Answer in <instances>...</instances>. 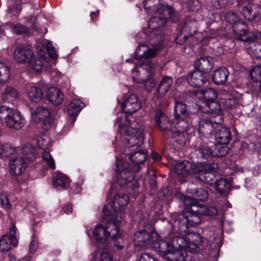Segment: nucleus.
<instances>
[{
  "label": "nucleus",
  "instance_id": "obj_36",
  "mask_svg": "<svg viewBox=\"0 0 261 261\" xmlns=\"http://www.w3.org/2000/svg\"><path fill=\"white\" fill-rule=\"evenodd\" d=\"M212 156L221 157L226 155L228 153L227 145L218 143L211 146Z\"/></svg>",
  "mask_w": 261,
  "mask_h": 261
},
{
  "label": "nucleus",
  "instance_id": "obj_42",
  "mask_svg": "<svg viewBox=\"0 0 261 261\" xmlns=\"http://www.w3.org/2000/svg\"><path fill=\"white\" fill-rule=\"evenodd\" d=\"M165 258L170 261H179L184 258L180 249H171Z\"/></svg>",
  "mask_w": 261,
  "mask_h": 261
},
{
  "label": "nucleus",
  "instance_id": "obj_21",
  "mask_svg": "<svg viewBox=\"0 0 261 261\" xmlns=\"http://www.w3.org/2000/svg\"><path fill=\"white\" fill-rule=\"evenodd\" d=\"M261 8L257 5L248 3L242 7L241 12L245 18L249 21L255 20L259 17Z\"/></svg>",
  "mask_w": 261,
  "mask_h": 261
},
{
  "label": "nucleus",
  "instance_id": "obj_38",
  "mask_svg": "<svg viewBox=\"0 0 261 261\" xmlns=\"http://www.w3.org/2000/svg\"><path fill=\"white\" fill-rule=\"evenodd\" d=\"M147 155L146 152L143 151H134L129 154V159L136 164H142L147 159Z\"/></svg>",
  "mask_w": 261,
  "mask_h": 261
},
{
  "label": "nucleus",
  "instance_id": "obj_40",
  "mask_svg": "<svg viewBox=\"0 0 261 261\" xmlns=\"http://www.w3.org/2000/svg\"><path fill=\"white\" fill-rule=\"evenodd\" d=\"M195 154L198 159H207L212 156V151L211 147H202L195 150Z\"/></svg>",
  "mask_w": 261,
  "mask_h": 261
},
{
  "label": "nucleus",
  "instance_id": "obj_10",
  "mask_svg": "<svg viewBox=\"0 0 261 261\" xmlns=\"http://www.w3.org/2000/svg\"><path fill=\"white\" fill-rule=\"evenodd\" d=\"M217 167V165H203L198 163L195 176L202 182L212 184L214 182V170Z\"/></svg>",
  "mask_w": 261,
  "mask_h": 261
},
{
  "label": "nucleus",
  "instance_id": "obj_1",
  "mask_svg": "<svg viewBox=\"0 0 261 261\" xmlns=\"http://www.w3.org/2000/svg\"><path fill=\"white\" fill-rule=\"evenodd\" d=\"M115 124L118 127V132L125 136L128 147L138 148L142 145L144 142L143 126L136 128V123L130 122L128 116L123 113L119 114Z\"/></svg>",
  "mask_w": 261,
  "mask_h": 261
},
{
  "label": "nucleus",
  "instance_id": "obj_28",
  "mask_svg": "<svg viewBox=\"0 0 261 261\" xmlns=\"http://www.w3.org/2000/svg\"><path fill=\"white\" fill-rule=\"evenodd\" d=\"M229 75V72L227 68L221 67L214 71L212 74V79L213 82L216 85H222L224 84Z\"/></svg>",
  "mask_w": 261,
  "mask_h": 261
},
{
  "label": "nucleus",
  "instance_id": "obj_24",
  "mask_svg": "<svg viewBox=\"0 0 261 261\" xmlns=\"http://www.w3.org/2000/svg\"><path fill=\"white\" fill-rule=\"evenodd\" d=\"M45 96L48 101L55 105L61 104L63 99L62 92L59 89L55 87L48 88Z\"/></svg>",
  "mask_w": 261,
  "mask_h": 261
},
{
  "label": "nucleus",
  "instance_id": "obj_57",
  "mask_svg": "<svg viewBox=\"0 0 261 261\" xmlns=\"http://www.w3.org/2000/svg\"><path fill=\"white\" fill-rule=\"evenodd\" d=\"M12 31L17 34H21L28 32V29L24 25L16 24L12 28Z\"/></svg>",
  "mask_w": 261,
  "mask_h": 261
},
{
  "label": "nucleus",
  "instance_id": "obj_9",
  "mask_svg": "<svg viewBox=\"0 0 261 261\" xmlns=\"http://www.w3.org/2000/svg\"><path fill=\"white\" fill-rule=\"evenodd\" d=\"M32 119L36 122H42V128L47 130L53 121V117L50 110L45 107H38L32 112Z\"/></svg>",
  "mask_w": 261,
  "mask_h": 261
},
{
  "label": "nucleus",
  "instance_id": "obj_63",
  "mask_svg": "<svg viewBox=\"0 0 261 261\" xmlns=\"http://www.w3.org/2000/svg\"><path fill=\"white\" fill-rule=\"evenodd\" d=\"M100 11L99 10H97L95 12H92L90 13V17L92 21H94L97 20L98 17L99 16Z\"/></svg>",
  "mask_w": 261,
  "mask_h": 261
},
{
  "label": "nucleus",
  "instance_id": "obj_6",
  "mask_svg": "<svg viewBox=\"0 0 261 261\" xmlns=\"http://www.w3.org/2000/svg\"><path fill=\"white\" fill-rule=\"evenodd\" d=\"M26 123V120L22 114L16 109L9 107L7 115L4 117V124L12 130H19Z\"/></svg>",
  "mask_w": 261,
  "mask_h": 261
},
{
  "label": "nucleus",
  "instance_id": "obj_54",
  "mask_svg": "<svg viewBox=\"0 0 261 261\" xmlns=\"http://www.w3.org/2000/svg\"><path fill=\"white\" fill-rule=\"evenodd\" d=\"M226 21L232 25L240 20L236 14L233 12H228L225 15Z\"/></svg>",
  "mask_w": 261,
  "mask_h": 261
},
{
  "label": "nucleus",
  "instance_id": "obj_62",
  "mask_svg": "<svg viewBox=\"0 0 261 261\" xmlns=\"http://www.w3.org/2000/svg\"><path fill=\"white\" fill-rule=\"evenodd\" d=\"M38 248V243L37 241L35 240L32 241L30 245V250L32 252H34L36 251Z\"/></svg>",
  "mask_w": 261,
  "mask_h": 261
},
{
  "label": "nucleus",
  "instance_id": "obj_7",
  "mask_svg": "<svg viewBox=\"0 0 261 261\" xmlns=\"http://www.w3.org/2000/svg\"><path fill=\"white\" fill-rule=\"evenodd\" d=\"M155 65L151 62H146V63H142L140 65L136 66V69L133 70V76L134 80H136L138 83H143L144 84V87L147 91H151V89L154 88L156 85V82L154 79L152 78L148 79L145 80L143 77L140 78H135V73L137 72L141 73L144 70H146L147 72L149 73V74L153 72V70L155 68Z\"/></svg>",
  "mask_w": 261,
  "mask_h": 261
},
{
  "label": "nucleus",
  "instance_id": "obj_27",
  "mask_svg": "<svg viewBox=\"0 0 261 261\" xmlns=\"http://www.w3.org/2000/svg\"><path fill=\"white\" fill-rule=\"evenodd\" d=\"M27 96L28 100L33 103L40 102L43 97V90L37 86H32L27 91Z\"/></svg>",
  "mask_w": 261,
  "mask_h": 261
},
{
  "label": "nucleus",
  "instance_id": "obj_59",
  "mask_svg": "<svg viewBox=\"0 0 261 261\" xmlns=\"http://www.w3.org/2000/svg\"><path fill=\"white\" fill-rule=\"evenodd\" d=\"M227 3V0H212L213 5L217 9H221L224 7Z\"/></svg>",
  "mask_w": 261,
  "mask_h": 261
},
{
  "label": "nucleus",
  "instance_id": "obj_47",
  "mask_svg": "<svg viewBox=\"0 0 261 261\" xmlns=\"http://www.w3.org/2000/svg\"><path fill=\"white\" fill-rule=\"evenodd\" d=\"M193 195L194 198L200 201H204L208 197L207 191L202 188H197L195 189L193 193Z\"/></svg>",
  "mask_w": 261,
  "mask_h": 261
},
{
  "label": "nucleus",
  "instance_id": "obj_16",
  "mask_svg": "<svg viewBox=\"0 0 261 261\" xmlns=\"http://www.w3.org/2000/svg\"><path fill=\"white\" fill-rule=\"evenodd\" d=\"M34 56L33 51L24 45L17 46L13 52L15 60L20 63H29L33 59Z\"/></svg>",
  "mask_w": 261,
  "mask_h": 261
},
{
  "label": "nucleus",
  "instance_id": "obj_35",
  "mask_svg": "<svg viewBox=\"0 0 261 261\" xmlns=\"http://www.w3.org/2000/svg\"><path fill=\"white\" fill-rule=\"evenodd\" d=\"M85 106V104L80 99H74L69 105L67 113L70 116L76 117Z\"/></svg>",
  "mask_w": 261,
  "mask_h": 261
},
{
  "label": "nucleus",
  "instance_id": "obj_64",
  "mask_svg": "<svg viewBox=\"0 0 261 261\" xmlns=\"http://www.w3.org/2000/svg\"><path fill=\"white\" fill-rule=\"evenodd\" d=\"M63 210L66 214H69L72 212V206L71 204L68 203L63 208Z\"/></svg>",
  "mask_w": 261,
  "mask_h": 261
},
{
  "label": "nucleus",
  "instance_id": "obj_31",
  "mask_svg": "<svg viewBox=\"0 0 261 261\" xmlns=\"http://www.w3.org/2000/svg\"><path fill=\"white\" fill-rule=\"evenodd\" d=\"M188 115V106L182 102H176L174 108V116L175 119H186Z\"/></svg>",
  "mask_w": 261,
  "mask_h": 261
},
{
  "label": "nucleus",
  "instance_id": "obj_2",
  "mask_svg": "<svg viewBox=\"0 0 261 261\" xmlns=\"http://www.w3.org/2000/svg\"><path fill=\"white\" fill-rule=\"evenodd\" d=\"M192 211L194 213H191L189 215L184 217L179 222V230L180 232H186L188 227H194L201 222V215L214 216L217 214V210L214 207H207L205 205H192Z\"/></svg>",
  "mask_w": 261,
  "mask_h": 261
},
{
  "label": "nucleus",
  "instance_id": "obj_30",
  "mask_svg": "<svg viewBox=\"0 0 261 261\" xmlns=\"http://www.w3.org/2000/svg\"><path fill=\"white\" fill-rule=\"evenodd\" d=\"M172 83L173 79L171 77L169 76H164L158 87V98L164 96L168 91Z\"/></svg>",
  "mask_w": 261,
  "mask_h": 261
},
{
  "label": "nucleus",
  "instance_id": "obj_13",
  "mask_svg": "<svg viewBox=\"0 0 261 261\" xmlns=\"http://www.w3.org/2000/svg\"><path fill=\"white\" fill-rule=\"evenodd\" d=\"M232 29L235 39L244 42L252 41L251 33L248 31V26L244 21L239 20L233 24Z\"/></svg>",
  "mask_w": 261,
  "mask_h": 261
},
{
  "label": "nucleus",
  "instance_id": "obj_11",
  "mask_svg": "<svg viewBox=\"0 0 261 261\" xmlns=\"http://www.w3.org/2000/svg\"><path fill=\"white\" fill-rule=\"evenodd\" d=\"M158 239L159 236L154 231L148 233L146 230H141L136 232L134 236L135 244L141 247L153 245Z\"/></svg>",
  "mask_w": 261,
  "mask_h": 261
},
{
  "label": "nucleus",
  "instance_id": "obj_5",
  "mask_svg": "<svg viewBox=\"0 0 261 261\" xmlns=\"http://www.w3.org/2000/svg\"><path fill=\"white\" fill-rule=\"evenodd\" d=\"M106 207L103 208V219L108 221L107 231L108 237H111L114 240H118L121 237V233L119 232L118 225H122L125 224L124 218L122 216L115 217L114 215L111 216L108 215V212L106 211Z\"/></svg>",
  "mask_w": 261,
  "mask_h": 261
},
{
  "label": "nucleus",
  "instance_id": "obj_23",
  "mask_svg": "<svg viewBox=\"0 0 261 261\" xmlns=\"http://www.w3.org/2000/svg\"><path fill=\"white\" fill-rule=\"evenodd\" d=\"M194 67L204 73H208L214 68L213 58L210 56L201 57L195 61Z\"/></svg>",
  "mask_w": 261,
  "mask_h": 261
},
{
  "label": "nucleus",
  "instance_id": "obj_26",
  "mask_svg": "<svg viewBox=\"0 0 261 261\" xmlns=\"http://www.w3.org/2000/svg\"><path fill=\"white\" fill-rule=\"evenodd\" d=\"M20 94L17 89L8 86L3 91L1 98L4 102H11L20 98Z\"/></svg>",
  "mask_w": 261,
  "mask_h": 261
},
{
  "label": "nucleus",
  "instance_id": "obj_48",
  "mask_svg": "<svg viewBox=\"0 0 261 261\" xmlns=\"http://www.w3.org/2000/svg\"><path fill=\"white\" fill-rule=\"evenodd\" d=\"M182 238L175 237L169 242L170 243L171 249H180L182 247H185Z\"/></svg>",
  "mask_w": 261,
  "mask_h": 261
},
{
  "label": "nucleus",
  "instance_id": "obj_8",
  "mask_svg": "<svg viewBox=\"0 0 261 261\" xmlns=\"http://www.w3.org/2000/svg\"><path fill=\"white\" fill-rule=\"evenodd\" d=\"M155 7L156 8L154 9L153 11H154L156 15L152 18L151 21L156 22L158 27L164 25L168 19H172L174 11L170 6L163 4H159Z\"/></svg>",
  "mask_w": 261,
  "mask_h": 261
},
{
  "label": "nucleus",
  "instance_id": "obj_50",
  "mask_svg": "<svg viewBox=\"0 0 261 261\" xmlns=\"http://www.w3.org/2000/svg\"><path fill=\"white\" fill-rule=\"evenodd\" d=\"M46 61L43 58H40L36 60H33L30 62L32 68L36 71L41 70Z\"/></svg>",
  "mask_w": 261,
  "mask_h": 261
},
{
  "label": "nucleus",
  "instance_id": "obj_4",
  "mask_svg": "<svg viewBox=\"0 0 261 261\" xmlns=\"http://www.w3.org/2000/svg\"><path fill=\"white\" fill-rule=\"evenodd\" d=\"M219 121L215 119H210L207 115H203L198 122L197 130L201 137L209 138L213 136L214 129H216L217 125H220L223 121L222 115H218Z\"/></svg>",
  "mask_w": 261,
  "mask_h": 261
},
{
  "label": "nucleus",
  "instance_id": "obj_52",
  "mask_svg": "<svg viewBox=\"0 0 261 261\" xmlns=\"http://www.w3.org/2000/svg\"><path fill=\"white\" fill-rule=\"evenodd\" d=\"M216 185V189L220 193H223L225 191V188L227 185V181L225 179L220 178L214 181Z\"/></svg>",
  "mask_w": 261,
  "mask_h": 261
},
{
  "label": "nucleus",
  "instance_id": "obj_51",
  "mask_svg": "<svg viewBox=\"0 0 261 261\" xmlns=\"http://www.w3.org/2000/svg\"><path fill=\"white\" fill-rule=\"evenodd\" d=\"M251 42V44H253L254 46H251L250 47L251 48V50L254 56V57L256 59H261V44L259 43H254Z\"/></svg>",
  "mask_w": 261,
  "mask_h": 261
},
{
  "label": "nucleus",
  "instance_id": "obj_14",
  "mask_svg": "<svg viewBox=\"0 0 261 261\" xmlns=\"http://www.w3.org/2000/svg\"><path fill=\"white\" fill-rule=\"evenodd\" d=\"M121 164V161H117L116 169L119 171L117 174V182L119 186H124L133 180L134 174L133 171L126 167L127 163Z\"/></svg>",
  "mask_w": 261,
  "mask_h": 261
},
{
  "label": "nucleus",
  "instance_id": "obj_60",
  "mask_svg": "<svg viewBox=\"0 0 261 261\" xmlns=\"http://www.w3.org/2000/svg\"><path fill=\"white\" fill-rule=\"evenodd\" d=\"M99 261H113V259L110 253L103 251L100 254Z\"/></svg>",
  "mask_w": 261,
  "mask_h": 261
},
{
  "label": "nucleus",
  "instance_id": "obj_44",
  "mask_svg": "<svg viewBox=\"0 0 261 261\" xmlns=\"http://www.w3.org/2000/svg\"><path fill=\"white\" fill-rule=\"evenodd\" d=\"M10 77V70L6 64L0 62V83H5Z\"/></svg>",
  "mask_w": 261,
  "mask_h": 261
},
{
  "label": "nucleus",
  "instance_id": "obj_56",
  "mask_svg": "<svg viewBox=\"0 0 261 261\" xmlns=\"http://www.w3.org/2000/svg\"><path fill=\"white\" fill-rule=\"evenodd\" d=\"M16 228L15 226H13L10 229V235L8 236L9 238L12 243L13 244V246L16 247L17 246L18 243L17 237L16 235Z\"/></svg>",
  "mask_w": 261,
  "mask_h": 261
},
{
  "label": "nucleus",
  "instance_id": "obj_49",
  "mask_svg": "<svg viewBox=\"0 0 261 261\" xmlns=\"http://www.w3.org/2000/svg\"><path fill=\"white\" fill-rule=\"evenodd\" d=\"M250 75L255 82L261 80V66H257L250 71Z\"/></svg>",
  "mask_w": 261,
  "mask_h": 261
},
{
  "label": "nucleus",
  "instance_id": "obj_12",
  "mask_svg": "<svg viewBox=\"0 0 261 261\" xmlns=\"http://www.w3.org/2000/svg\"><path fill=\"white\" fill-rule=\"evenodd\" d=\"M128 202V197L127 195L123 194H117L115 195L113 200V205H111L112 214H110L108 212L109 215H114L115 217L122 216L124 218V216L122 214V212L127 206ZM106 207V211L108 208Z\"/></svg>",
  "mask_w": 261,
  "mask_h": 261
},
{
  "label": "nucleus",
  "instance_id": "obj_41",
  "mask_svg": "<svg viewBox=\"0 0 261 261\" xmlns=\"http://www.w3.org/2000/svg\"><path fill=\"white\" fill-rule=\"evenodd\" d=\"M155 244L158 245V246L155 247L158 248V251L163 253L165 255V257L171 250L170 243L167 241L161 240L159 241L158 240L154 245Z\"/></svg>",
  "mask_w": 261,
  "mask_h": 261
},
{
  "label": "nucleus",
  "instance_id": "obj_53",
  "mask_svg": "<svg viewBox=\"0 0 261 261\" xmlns=\"http://www.w3.org/2000/svg\"><path fill=\"white\" fill-rule=\"evenodd\" d=\"M12 151L10 145L8 144H0V157L4 158L8 156Z\"/></svg>",
  "mask_w": 261,
  "mask_h": 261
},
{
  "label": "nucleus",
  "instance_id": "obj_15",
  "mask_svg": "<svg viewBox=\"0 0 261 261\" xmlns=\"http://www.w3.org/2000/svg\"><path fill=\"white\" fill-rule=\"evenodd\" d=\"M141 107V102L138 96L134 94L124 96L122 109L125 113L132 114Z\"/></svg>",
  "mask_w": 261,
  "mask_h": 261
},
{
  "label": "nucleus",
  "instance_id": "obj_58",
  "mask_svg": "<svg viewBox=\"0 0 261 261\" xmlns=\"http://www.w3.org/2000/svg\"><path fill=\"white\" fill-rule=\"evenodd\" d=\"M9 107L6 106H2L0 107V123L4 124V117L7 115Z\"/></svg>",
  "mask_w": 261,
  "mask_h": 261
},
{
  "label": "nucleus",
  "instance_id": "obj_22",
  "mask_svg": "<svg viewBox=\"0 0 261 261\" xmlns=\"http://www.w3.org/2000/svg\"><path fill=\"white\" fill-rule=\"evenodd\" d=\"M187 80L191 86L200 87L204 85L207 79L205 73L195 69L188 75Z\"/></svg>",
  "mask_w": 261,
  "mask_h": 261
},
{
  "label": "nucleus",
  "instance_id": "obj_29",
  "mask_svg": "<svg viewBox=\"0 0 261 261\" xmlns=\"http://www.w3.org/2000/svg\"><path fill=\"white\" fill-rule=\"evenodd\" d=\"M108 223L106 224V227L101 224H98L95 227L93 230V239L98 243H104L108 238L107 231Z\"/></svg>",
  "mask_w": 261,
  "mask_h": 261
},
{
  "label": "nucleus",
  "instance_id": "obj_20",
  "mask_svg": "<svg viewBox=\"0 0 261 261\" xmlns=\"http://www.w3.org/2000/svg\"><path fill=\"white\" fill-rule=\"evenodd\" d=\"M222 124L217 125L215 138L217 143L227 145L231 140V133L228 127L224 126Z\"/></svg>",
  "mask_w": 261,
  "mask_h": 261
},
{
  "label": "nucleus",
  "instance_id": "obj_43",
  "mask_svg": "<svg viewBox=\"0 0 261 261\" xmlns=\"http://www.w3.org/2000/svg\"><path fill=\"white\" fill-rule=\"evenodd\" d=\"M12 246H13V244L8 235L3 236L0 240V251L4 252H7L11 249Z\"/></svg>",
  "mask_w": 261,
  "mask_h": 261
},
{
  "label": "nucleus",
  "instance_id": "obj_18",
  "mask_svg": "<svg viewBox=\"0 0 261 261\" xmlns=\"http://www.w3.org/2000/svg\"><path fill=\"white\" fill-rule=\"evenodd\" d=\"M197 163L194 164L189 161H185L176 164L174 168V172L179 175H195Z\"/></svg>",
  "mask_w": 261,
  "mask_h": 261
},
{
  "label": "nucleus",
  "instance_id": "obj_55",
  "mask_svg": "<svg viewBox=\"0 0 261 261\" xmlns=\"http://www.w3.org/2000/svg\"><path fill=\"white\" fill-rule=\"evenodd\" d=\"M0 203L2 207L6 210H9L11 208V205L5 194H2L0 195Z\"/></svg>",
  "mask_w": 261,
  "mask_h": 261
},
{
  "label": "nucleus",
  "instance_id": "obj_37",
  "mask_svg": "<svg viewBox=\"0 0 261 261\" xmlns=\"http://www.w3.org/2000/svg\"><path fill=\"white\" fill-rule=\"evenodd\" d=\"M31 0H16L12 1L10 4L8 8V12L10 14V16L17 17L21 9V3L30 2Z\"/></svg>",
  "mask_w": 261,
  "mask_h": 261
},
{
  "label": "nucleus",
  "instance_id": "obj_17",
  "mask_svg": "<svg viewBox=\"0 0 261 261\" xmlns=\"http://www.w3.org/2000/svg\"><path fill=\"white\" fill-rule=\"evenodd\" d=\"M155 120L159 127L166 132L167 138H172L174 136L172 135L173 124L170 122L168 117L160 110L156 111Z\"/></svg>",
  "mask_w": 261,
  "mask_h": 261
},
{
  "label": "nucleus",
  "instance_id": "obj_61",
  "mask_svg": "<svg viewBox=\"0 0 261 261\" xmlns=\"http://www.w3.org/2000/svg\"><path fill=\"white\" fill-rule=\"evenodd\" d=\"M139 261H156V260L151 257L148 254L144 253L141 256Z\"/></svg>",
  "mask_w": 261,
  "mask_h": 261
},
{
  "label": "nucleus",
  "instance_id": "obj_46",
  "mask_svg": "<svg viewBox=\"0 0 261 261\" xmlns=\"http://www.w3.org/2000/svg\"><path fill=\"white\" fill-rule=\"evenodd\" d=\"M38 144L39 147L43 149V151L49 150L48 147L51 145L48 137L45 135L38 138Z\"/></svg>",
  "mask_w": 261,
  "mask_h": 261
},
{
  "label": "nucleus",
  "instance_id": "obj_19",
  "mask_svg": "<svg viewBox=\"0 0 261 261\" xmlns=\"http://www.w3.org/2000/svg\"><path fill=\"white\" fill-rule=\"evenodd\" d=\"M159 50L158 47L149 48L145 44H141L138 46L135 53V58L136 60L142 58L149 59L153 58Z\"/></svg>",
  "mask_w": 261,
  "mask_h": 261
},
{
  "label": "nucleus",
  "instance_id": "obj_25",
  "mask_svg": "<svg viewBox=\"0 0 261 261\" xmlns=\"http://www.w3.org/2000/svg\"><path fill=\"white\" fill-rule=\"evenodd\" d=\"M176 120L175 124H173L172 125V135L174 136H172V138L183 136L184 133L188 130L189 127V123L185 119H176Z\"/></svg>",
  "mask_w": 261,
  "mask_h": 261
},
{
  "label": "nucleus",
  "instance_id": "obj_3",
  "mask_svg": "<svg viewBox=\"0 0 261 261\" xmlns=\"http://www.w3.org/2000/svg\"><path fill=\"white\" fill-rule=\"evenodd\" d=\"M36 158L35 149L31 145H25L21 151V154L14 156L9 161L10 173L14 175H21L26 169L28 162L33 161Z\"/></svg>",
  "mask_w": 261,
  "mask_h": 261
},
{
  "label": "nucleus",
  "instance_id": "obj_45",
  "mask_svg": "<svg viewBox=\"0 0 261 261\" xmlns=\"http://www.w3.org/2000/svg\"><path fill=\"white\" fill-rule=\"evenodd\" d=\"M43 162L51 169L56 168L55 162L52 156L49 153V150L44 151L42 152Z\"/></svg>",
  "mask_w": 261,
  "mask_h": 261
},
{
  "label": "nucleus",
  "instance_id": "obj_34",
  "mask_svg": "<svg viewBox=\"0 0 261 261\" xmlns=\"http://www.w3.org/2000/svg\"><path fill=\"white\" fill-rule=\"evenodd\" d=\"M186 238L189 240L188 245L192 249L191 251L195 252L196 251L198 245L202 242V238L197 233L190 232L186 236Z\"/></svg>",
  "mask_w": 261,
  "mask_h": 261
},
{
  "label": "nucleus",
  "instance_id": "obj_39",
  "mask_svg": "<svg viewBox=\"0 0 261 261\" xmlns=\"http://www.w3.org/2000/svg\"><path fill=\"white\" fill-rule=\"evenodd\" d=\"M202 94L204 100L203 103L209 102L210 101L215 100L218 96L217 91L211 88L202 90Z\"/></svg>",
  "mask_w": 261,
  "mask_h": 261
},
{
  "label": "nucleus",
  "instance_id": "obj_33",
  "mask_svg": "<svg viewBox=\"0 0 261 261\" xmlns=\"http://www.w3.org/2000/svg\"><path fill=\"white\" fill-rule=\"evenodd\" d=\"M70 184L68 177L62 173H57L54 176V185L57 188L65 189Z\"/></svg>",
  "mask_w": 261,
  "mask_h": 261
},
{
  "label": "nucleus",
  "instance_id": "obj_32",
  "mask_svg": "<svg viewBox=\"0 0 261 261\" xmlns=\"http://www.w3.org/2000/svg\"><path fill=\"white\" fill-rule=\"evenodd\" d=\"M203 104L206 106L204 110H202V112L204 113L203 115H207L208 117L214 115L215 113H218V115H222L221 105L215 100L210 101Z\"/></svg>",
  "mask_w": 261,
  "mask_h": 261
}]
</instances>
